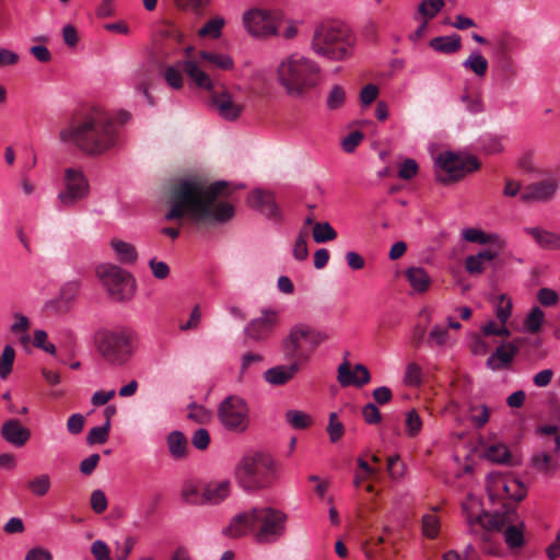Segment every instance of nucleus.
I'll return each instance as SVG.
<instances>
[{
	"instance_id": "obj_9",
	"label": "nucleus",
	"mask_w": 560,
	"mask_h": 560,
	"mask_svg": "<svg viewBox=\"0 0 560 560\" xmlns=\"http://www.w3.org/2000/svg\"><path fill=\"white\" fill-rule=\"evenodd\" d=\"M95 273L108 295L117 302L132 299L136 292V280L132 275L117 265L102 264L96 267Z\"/></svg>"
},
{
	"instance_id": "obj_33",
	"label": "nucleus",
	"mask_w": 560,
	"mask_h": 560,
	"mask_svg": "<svg viewBox=\"0 0 560 560\" xmlns=\"http://www.w3.org/2000/svg\"><path fill=\"white\" fill-rule=\"evenodd\" d=\"M110 245L115 250L118 260L122 264H133L138 258V253L136 247L127 242L121 240H112Z\"/></svg>"
},
{
	"instance_id": "obj_64",
	"label": "nucleus",
	"mask_w": 560,
	"mask_h": 560,
	"mask_svg": "<svg viewBox=\"0 0 560 560\" xmlns=\"http://www.w3.org/2000/svg\"><path fill=\"white\" fill-rule=\"evenodd\" d=\"M418 173V164L415 160L412 159H406L400 167H399V171H398V176L402 179H411L412 177H415Z\"/></svg>"
},
{
	"instance_id": "obj_13",
	"label": "nucleus",
	"mask_w": 560,
	"mask_h": 560,
	"mask_svg": "<svg viewBox=\"0 0 560 560\" xmlns=\"http://www.w3.org/2000/svg\"><path fill=\"white\" fill-rule=\"evenodd\" d=\"M280 14L265 8H253L244 12L243 25L247 33L257 38H268L279 34Z\"/></svg>"
},
{
	"instance_id": "obj_19",
	"label": "nucleus",
	"mask_w": 560,
	"mask_h": 560,
	"mask_svg": "<svg viewBox=\"0 0 560 560\" xmlns=\"http://www.w3.org/2000/svg\"><path fill=\"white\" fill-rule=\"evenodd\" d=\"M371 381V374L363 364H355L353 370L348 361H345L338 368V382L341 386L354 385L361 387Z\"/></svg>"
},
{
	"instance_id": "obj_18",
	"label": "nucleus",
	"mask_w": 560,
	"mask_h": 560,
	"mask_svg": "<svg viewBox=\"0 0 560 560\" xmlns=\"http://www.w3.org/2000/svg\"><path fill=\"white\" fill-rule=\"evenodd\" d=\"M522 346L521 339H514L510 342L500 345L495 351L488 358L487 366L492 371H499L511 365L515 355Z\"/></svg>"
},
{
	"instance_id": "obj_22",
	"label": "nucleus",
	"mask_w": 560,
	"mask_h": 560,
	"mask_svg": "<svg viewBox=\"0 0 560 560\" xmlns=\"http://www.w3.org/2000/svg\"><path fill=\"white\" fill-rule=\"evenodd\" d=\"M231 492L230 480H214L208 482L201 492L200 504L218 505L222 503Z\"/></svg>"
},
{
	"instance_id": "obj_3",
	"label": "nucleus",
	"mask_w": 560,
	"mask_h": 560,
	"mask_svg": "<svg viewBox=\"0 0 560 560\" xmlns=\"http://www.w3.org/2000/svg\"><path fill=\"white\" fill-rule=\"evenodd\" d=\"M287 514L271 506H255L235 515L223 529L229 538H241L253 533L260 545L273 544L285 533Z\"/></svg>"
},
{
	"instance_id": "obj_15",
	"label": "nucleus",
	"mask_w": 560,
	"mask_h": 560,
	"mask_svg": "<svg viewBox=\"0 0 560 560\" xmlns=\"http://www.w3.org/2000/svg\"><path fill=\"white\" fill-rule=\"evenodd\" d=\"M218 417L221 424L232 432H244L249 425V408L238 396L226 397L219 406Z\"/></svg>"
},
{
	"instance_id": "obj_6",
	"label": "nucleus",
	"mask_w": 560,
	"mask_h": 560,
	"mask_svg": "<svg viewBox=\"0 0 560 560\" xmlns=\"http://www.w3.org/2000/svg\"><path fill=\"white\" fill-rule=\"evenodd\" d=\"M235 478L247 491L267 488L275 479L273 460L265 453L247 455L238 463Z\"/></svg>"
},
{
	"instance_id": "obj_36",
	"label": "nucleus",
	"mask_w": 560,
	"mask_h": 560,
	"mask_svg": "<svg viewBox=\"0 0 560 560\" xmlns=\"http://www.w3.org/2000/svg\"><path fill=\"white\" fill-rule=\"evenodd\" d=\"M524 231L530 235L541 248L551 250L556 233L537 226L525 228Z\"/></svg>"
},
{
	"instance_id": "obj_7",
	"label": "nucleus",
	"mask_w": 560,
	"mask_h": 560,
	"mask_svg": "<svg viewBox=\"0 0 560 560\" xmlns=\"http://www.w3.org/2000/svg\"><path fill=\"white\" fill-rule=\"evenodd\" d=\"M329 339V335L305 324L295 325L282 342L287 359L306 363L317 347Z\"/></svg>"
},
{
	"instance_id": "obj_49",
	"label": "nucleus",
	"mask_w": 560,
	"mask_h": 560,
	"mask_svg": "<svg viewBox=\"0 0 560 560\" xmlns=\"http://www.w3.org/2000/svg\"><path fill=\"white\" fill-rule=\"evenodd\" d=\"M469 417L476 428H482L489 420L490 410L487 406H471L469 408Z\"/></svg>"
},
{
	"instance_id": "obj_20",
	"label": "nucleus",
	"mask_w": 560,
	"mask_h": 560,
	"mask_svg": "<svg viewBox=\"0 0 560 560\" xmlns=\"http://www.w3.org/2000/svg\"><path fill=\"white\" fill-rule=\"evenodd\" d=\"M31 435V430L23 427L18 419H9L1 427L2 439L15 447L24 446Z\"/></svg>"
},
{
	"instance_id": "obj_34",
	"label": "nucleus",
	"mask_w": 560,
	"mask_h": 560,
	"mask_svg": "<svg viewBox=\"0 0 560 560\" xmlns=\"http://www.w3.org/2000/svg\"><path fill=\"white\" fill-rule=\"evenodd\" d=\"M467 522L472 528L475 525H479L482 528L500 529L504 525V517L498 514L491 515L489 513H482L477 515L474 520L470 515H467Z\"/></svg>"
},
{
	"instance_id": "obj_61",
	"label": "nucleus",
	"mask_w": 560,
	"mask_h": 560,
	"mask_svg": "<svg viewBox=\"0 0 560 560\" xmlns=\"http://www.w3.org/2000/svg\"><path fill=\"white\" fill-rule=\"evenodd\" d=\"M462 102L465 104L466 109L471 114H478L483 110L482 100L479 95L464 93Z\"/></svg>"
},
{
	"instance_id": "obj_39",
	"label": "nucleus",
	"mask_w": 560,
	"mask_h": 560,
	"mask_svg": "<svg viewBox=\"0 0 560 560\" xmlns=\"http://www.w3.org/2000/svg\"><path fill=\"white\" fill-rule=\"evenodd\" d=\"M51 482L47 474H42L27 482V488L36 497H44L48 493Z\"/></svg>"
},
{
	"instance_id": "obj_58",
	"label": "nucleus",
	"mask_w": 560,
	"mask_h": 560,
	"mask_svg": "<svg viewBox=\"0 0 560 560\" xmlns=\"http://www.w3.org/2000/svg\"><path fill=\"white\" fill-rule=\"evenodd\" d=\"M422 381V369L419 364L411 362L407 365L405 383L410 386H418Z\"/></svg>"
},
{
	"instance_id": "obj_63",
	"label": "nucleus",
	"mask_w": 560,
	"mask_h": 560,
	"mask_svg": "<svg viewBox=\"0 0 560 560\" xmlns=\"http://www.w3.org/2000/svg\"><path fill=\"white\" fill-rule=\"evenodd\" d=\"M149 267L154 276L159 280H164L170 276V267L166 262L152 258L149 261Z\"/></svg>"
},
{
	"instance_id": "obj_37",
	"label": "nucleus",
	"mask_w": 560,
	"mask_h": 560,
	"mask_svg": "<svg viewBox=\"0 0 560 560\" xmlns=\"http://www.w3.org/2000/svg\"><path fill=\"white\" fill-rule=\"evenodd\" d=\"M312 235L316 243L323 244L334 241L337 237V232L328 222H316Z\"/></svg>"
},
{
	"instance_id": "obj_14",
	"label": "nucleus",
	"mask_w": 560,
	"mask_h": 560,
	"mask_svg": "<svg viewBox=\"0 0 560 560\" xmlns=\"http://www.w3.org/2000/svg\"><path fill=\"white\" fill-rule=\"evenodd\" d=\"M90 185L84 173L80 168L68 167L65 170L62 189L58 192L57 200L66 209L73 208L89 196Z\"/></svg>"
},
{
	"instance_id": "obj_46",
	"label": "nucleus",
	"mask_w": 560,
	"mask_h": 560,
	"mask_svg": "<svg viewBox=\"0 0 560 560\" xmlns=\"http://www.w3.org/2000/svg\"><path fill=\"white\" fill-rule=\"evenodd\" d=\"M110 431V424L108 422H105L101 427H94L92 428L86 436V442L90 445L93 444H103L107 441L108 435Z\"/></svg>"
},
{
	"instance_id": "obj_12",
	"label": "nucleus",
	"mask_w": 560,
	"mask_h": 560,
	"mask_svg": "<svg viewBox=\"0 0 560 560\" xmlns=\"http://www.w3.org/2000/svg\"><path fill=\"white\" fill-rule=\"evenodd\" d=\"M211 106L222 119L234 121L241 117L245 109V100L240 86L222 88L215 90L212 85Z\"/></svg>"
},
{
	"instance_id": "obj_41",
	"label": "nucleus",
	"mask_w": 560,
	"mask_h": 560,
	"mask_svg": "<svg viewBox=\"0 0 560 560\" xmlns=\"http://www.w3.org/2000/svg\"><path fill=\"white\" fill-rule=\"evenodd\" d=\"M15 360V350L12 346L4 347L0 355V378L5 380L11 374Z\"/></svg>"
},
{
	"instance_id": "obj_24",
	"label": "nucleus",
	"mask_w": 560,
	"mask_h": 560,
	"mask_svg": "<svg viewBox=\"0 0 560 560\" xmlns=\"http://www.w3.org/2000/svg\"><path fill=\"white\" fill-rule=\"evenodd\" d=\"M302 363L291 360L289 365H277L264 373L265 381L272 386H282L290 382L300 371Z\"/></svg>"
},
{
	"instance_id": "obj_62",
	"label": "nucleus",
	"mask_w": 560,
	"mask_h": 560,
	"mask_svg": "<svg viewBox=\"0 0 560 560\" xmlns=\"http://www.w3.org/2000/svg\"><path fill=\"white\" fill-rule=\"evenodd\" d=\"M91 553L95 560H113L110 558V549L103 540H95L91 545Z\"/></svg>"
},
{
	"instance_id": "obj_42",
	"label": "nucleus",
	"mask_w": 560,
	"mask_h": 560,
	"mask_svg": "<svg viewBox=\"0 0 560 560\" xmlns=\"http://www.w3.org/2000/svg\"><path fill=\"white\" fill-rule=\"evenodd\" d=\"M225 24V20L221 16H215L209 20L199 31L200 37H212L219 38L222 34V28Z\"/></svg>"
},
{
	"instance_id": "obj_59",
	"label": "nucleus",
	"mask_w": 560,
	"mask_h": 560,
	"mask_svg": "<svg viewBox=\"0 0 560 560\" xmlns=\"http://www.w3.org/2000/svg\"><path fill=\"white\" fill-rule=\"evenodd\" d=\"M537 300L538 302L546 307L555 306L559 302V295L558 293L549 288H541L537 292Z\"/></svg>"
},
{
	"instance_id": "obj_51",
	"label": "nucleus",
	"mask_w": 560,
	"mask_h": 560,
	"mask_svg": "<svg viewBox=\"0 0 560 560\" xmlns=\"http://www.w3.org/2000/svg\"><path fill=\"white\" fill-rule=\"evenodd\" d=\"M512 313V302L511 300L504 295L501 294L499 296L498 303L495 305V315L497 318L500 320L502 325H504L508 319L510 318Z\"/></svg>"
},
{
	"instance_id": "obj_21",
	"label": "nucleus",
	"mask_w": 560,
	"mask_h": 560,
	"mask_svg": "<svg viewBox=\"0 0 560 560\" xmlns=\"http://www.w3.org/2000/svg\"><path fill=\"white\" fill-rule=\"evenodd\" d=\"M248 205L259 210L267 218L278 219L280 217L279 208L276 203L273 194L261 189L254 190L248 197Z\"/></svg>"
},
{
	"instance_id": "obj_54",
	"label": "nucleus",
	"mask_w": 560,
	"mask_h": 560,
	"mask_svg": "<svg viewBox=\"0 0 560 560\" xmlns=\"http://www.w3.org/2000/svg\"><path fill=\"white\" fill-rule=\"evenodd\" d=\"M504 538L510 548H518L524 544V536L522 530L514 525L506 527L504 532Z\"/></svg>"
},
{
	"instance_id": "obj_53",
	"label": "nucleus",
	"mask_w": 560,
	"mask_h": 560,
	"mask_svg": "<svg viewBox=\"0 0 560 560\" xmlns=\"http://www.w3.org/2000/svg\"><path fill=\"white\" fill-rule=\"evenodd\" d=\"M79 290L80 283L78 281H69L61 287L59 300L69 305L77 298Z\"/></svg>"
},
{
	"instance_id": "obj_52",
	"label": "nucleus",
	"mask_w": 560,
	"mask_h": 560,
	"mask_svg": "<svg viewBox=\"0 0 560 560\" xmlns=\"http://www.w3.org/2000/svg\"><path fill=\"white\" fill-rule=\"evenodd\" d=\"M307 237L308 232L306 230H302L294 243L293 256L296 260H305L308 256Z\"/></svg>"
},
{
	"instance_id": "obj_23",
	"label": "nucleus",
	"mask_w": 560,
	"mask_h": 560,
	"mask_svg": "<svg viewBox=\"0 0 560 560\" xmlns=\"http://www.w3.org/2000/svg\"><path fill=\"white\" fill-rule=\"evenodd\" d=\"M277 323L275 312H266L262 316L253 319L246 327L245 334L248 338L260 341L265 339L273 329Z\"/></svg>"
},
{
	"instance_id": "obj_57",
	"label": "nucleus",
	"mask_w": 560,
	"mask_h": 560,
	"mask_svg": "<svg viewBox=\"0 0 560 560\" xmlns=\"http://www.w3.org/2000/svg\"><path fill=\"white\" fill-rule=\"evenodd\" d=\"M90 504H91L92 510L96 514H102L106 511L108 501H107L105 493L102 490L97 489V490L92 491Z\"/></svg>"
},
{
	"instance_id": "obj_55",
	"label": "nucleus",
	"mask_w": 560,
	"mask_h": 560,
	"mask_svg": "<svg viewBox=\"0 0 560 560\" xmlns=\"http://www.w3.org/2000/svg\"><path fill=\"white\" fill-rule=\"evenodd\" d=\"M422 529L423 534L428 538H435L440 530V522L435 515L427 514L422 518Z\"/></svg>"
},
{
	"instance_id": "obj_31",
	"label": "nucleus",
	"mask_w": 560,
	"mask_h": 560,
	"mask_svg": "<svg viewBox=\"0 0 560 560\" xmlns=\"http://www.w3.org/2000/svg\"><path fill=\"white\" fill-rule=\"evenodd\" d=\"M494 47L499 59H509L518 49L520 40L515 36L505 33L497 37Z\"/></svg>"
},
{
	"instance_id": "obj_40",
	"label": "nucleus",
	"mask_w": 560,
	"mask_h": 560,
	"mask_svg": "<svg viewBox=\"0 0 560 560\" xmlns=\"http://www.w3.org/2000/svg\"><path fill=\"white\" fill-rule=\"evenodd\" d=\"M544 319L545 313L540 307L534 306L524 320L525 329L532 334L540 331Z\"/></svg>"
},
{
	"instance_id": "obj_16",
	"label": "nucleus",
	"mask_w": 560,
	"mask_h": 560,
	"mask_svg": "<svg viewBox=\"0 0 560 560\" xmlns=\"http://www.w3.org/2000/svg\"><path fill=\"white\" fill-rule=\"evenodd\" d=\"M489 497L494 499L509 498L516 502L526 495L525 486L516 478L500 472H491L487 478Z\"/></svg>"
},
{
	"instance_id": "obj_30",
	"label": "nucleus",
	"mask_w": 560,
	"mask_h": 560,
	"mask_svg": "<svg viewBox=\"0 0 560 560\" xmlns=\"http://www.w3.org/2000/svg\"><path fill=\"white\" fill-rule=\"evenodd\" d=\"M406 278L410 285L418 293H424L429 290L431 278L428 272L421 267H410L406 270Z\"/></svg>"
},
{
	"instance_id": "obj_4",
	"label": "nucleus",
	"mask_w": 560,
	"mask_h": 560,
	"mask_svg": "<svg viewBox=\"0 0 560 560\" xmlns=\"http://www.w3.org/2000/svg\"><path fill=\"white\" fill-rule=\"evenodd\" d=\"M276 74L289 96L301 98L319 84L322 70L314 60L294 52L280 60Z\"/></svg>"
},
{
	"instance_id": "obj_2",
	"label": "nucleus",
	"mask_w": 560,
	"mask_h": 560,
	"mask_svg": "<svg viewBox=\"0 0 560 560\" xmlns=\"http://www.w3.org/2000/svg\"><path fill=\"white\" fill-rule=\"evenodd\" d=\"M59 140L88 155H102L120 143L118 125L102 107H89L73 115L59 131Z\"/></svg>"
},
{
	"instance_id": "obj_25",
	"label": "nucleus",
	"mask_w": 560,
	"mask_h": 560,
	"mask_svg": "<svg viewBox=\"0 0 560 560\" xmlns=\"http://www.w3.org/2000/svg\"><path fill=\"white\" fill-rule=\"evenodd\" d=\"M502 250L482 249L476 255L465 258V269L471 276L483 273L488 266L498 258Z\"/></svg>"
},
{
	"instance_id": "obj_8",
	"label": "nucleus",
	"mask_w": 560,
	"mask_h": 560,
	"mask_svg": "<svg viewBox=\"0 0 560 560\" xmlns=\"http://www.w3.org/2000/svg\"><path fill=\"white\" fill-rule=\"evenodd\" d=\"M101 357L112 365H122L132 355V332L126 328L102 329L95 335Z\"/></svg>"
},
{
	"instance_id": "obj_44",
	"label": "nucleus",
	"mask_w": 560,
	"mask_h": 560,
	"mask_svg": "<svg viewBox=\"0 0 560 560\" xmlns=\"http://www.w3.org/2000/svg\"><path fill=\"white\" fill-rule=\"evenodd\" d=\"M265 358L262 354L257 352H246L243 354L241 360L240 375L241 377L246 376L250 373V371L260 365L264 362Z\"/></svg>"
},
{
	"instance_id": "obj_26",
	"label": "nucleus",
	"mask_w": 560,
	"mask_h": 560,
	"mask_svg": "<svg viewBox=\"0 0 560 560\" xmlns=\"http://www.w3.org/2000/svg\"><path fill=\"white\" fill-rule=\"evenodd\" d=\"M191 56L196 57L200 65V69L218 68L221 70H230L233 68V60L230 56L212 51L200 50L198 52L192 48Z\"/></svg>"
},
{
	"instance_id": "obj_48",
	"label": "nucleus",
	"mask_w": 560,
	"mask_h": 560,
	"mask_svg": "<svg viewBox=\"0 0 560 560\" xmlns=\"http://www.w3.org/2000/svg\"><path fill=\"white\" fill-rule=\"evenodd\" d=\"M444 0H423L419 4V13L427 20L434 18L444 7Z\"/></svg>"
},
{
	"instance_id": "obj_45",
	"label": "nucleus",
	"mask_w": 560,
	"mask_h": 560,
	"mask_svg": "<svg viewBox=\"0 0 560 560\" xmlns=\"http://www.w3.org/2000/svg\"><path fill=\"white\" fill-rule=\"evenodd\" d=\"M346 91L341 85H334L328 93L326 105L330 110L341 108L346 103Z\"/></svg>"
},
{
	"instance_id": "obj_47",
	"label": "nucleus",
	"mask_w": 560,
	"mask_h": 560,
	"mask_svg": "<svg viewBox=\"0 0 560 560\" xmlns=\"http://www.w3.org/2000/svg\"><path fill=\"white\" fill-rule=\"evenodd\" d=\"M331 443L338 442L345 434V425L338 420L336 412L329 415V422L326 428Z\"/></svg>"
},
{
	"instance_id": "obj_27",
	"label": "nucleus",
	"mask_w": 560,
	"mask_h": 560,
	"mask_svg": "<svg viewBox=\"0 0 560 560\" xmlns=\"http://www.w3.org/2000/svg\"><path fill=\"white\" fill-rule=\"evenodd\" d=\"M463 237L465 241L470 243L489 245L487 249L503 250L506 244L505 241L498 234L486 233L481 230L472 228L464 230Z\"/></svg>"
},
{
	"instance_id": "obj_38",
	"label": "nucleus",
	"mask_w": 560,
	"mask_h": 560,
	"mask_svg": "<svg viewBox=\"0 0 560 560\" xmlns=\"http://www.w3.org/2000/svg\"><path fill=\"white\" fill-rule=\"evenodd\" d=\"M285 420L296 430H304L313 423L312 417L308 413L295 409L285 412Z\"/></svg>"
},
{
	"instance_id": "obj_43",
	"label": "nucleus",
	"mask_w": 560,
	"mask_h": 560,
	"mask_svg": "<svg viewBox=\"0 0 560 560\" xmlns=\"http://www.w3.org/2000/svg\"><path fill=\"white\" fill-rule=\"evenodd\" d=\"M532 467L547 474L556 467V460L547 452L535 453L532 457Z\"/></svg>"
},
{
	"instance_id": "obj_56",
	"label": "nucleus",
	"mask_w": 560,
	"mask_h": 560,
	"mask_svg": "<svg viewBox=\"0 0 560 560\" xmlns=\"http://www.w3.org/2000/svg\"><path fill=\"white\" fill-rule=\"evenodd\" d=\"M209 3L210 0H175L177 8L192 11L196 14H201Z\"/></svg>"
},
{
	"instance_id": "obj_28",
	"label": "nucleus",
	"mask_w": 560,
	"mask_h": 560,
	"mask_svg": "<svg viewBox=\"0 0 560 560\" xmlns=\"http://www.w3.org/2000/svg\"><path fill=\"white\" fill-rule=\"evenodd\" d=\"M166 444L172 458L179 460L187 456L188 441L183 432L172 431L168 433Z\"/></svg>"
},
{
	"instance_id": "obj_10",
	"label": "nucleus",
	"mask_w": 560,
	"mask_h": 560,
	"mask_svg": "<svg viewBox=\"0 0 560 560\" xmlns=\"http://www.w3.org/2000/svg\"><path fill=\"white\" fill-rule=\"evenodd\" d=\"M192 47L186 49V56L183 60H178L173 66H167L164 69L163 77L166 83L175 89L179 90L183 88V74L186 75L194 82V84L200 89L211 90L212 80L207 71L200 69V65L196 57L191 56Z\"/></svg>"
},
{
	"instance_id": "obj_11",
	"label": "nucleus",
	"mask_w": 560,
	"mask_h": 560,
	"mask_svg": "<svg viewBox=\"0 0 560 560\" xmlns=\"http://www.w3.org/2000/svg\"><path fill=\"white\" fill-rule=\"evenodd\" d=\"M435 163L438 166L436 179L445 185L458 182L480 167V162L476 156H466L451 151L440 153Z\"/></svg>"
},
{
	"instance_id": "obj_17",
	"label": "nucleus",
	"mask_w": 560,
	"mask_h": 560,
	"mask_svg": "<svg viewBox=\"0 0 560 560\" xmlns=\"http://www.w3.org/2000/svg\"><path fill=\"white\" fill-rule=\"evenodd\" d=\"M558 188V179L550 176L542 180L527 185L521 194V200L524 202H547L556 196Z\"/></svg>"
},
{
	"instance_id": "obj_29",
	"label": "nucleus",
	"mask_w": 560,
	"mask_h": 560,
	"mask_svg": "<svg viewBox=\"0 0 560 560\" xmlns=\"http://www.w3.org/2000/svg\"><path fill=\"white\" fill-rule=\"evenodd\" d=\"M429 46L441 54L451 55L462 48V38L457 34L450 36H438L429 42Z\"/></svg>"
},
{
	"instance_id": "obj_60",
	"label": "nucleus",
	"mask_w": 560,
	"mask_h": 560,
	"mask_svg": "<svg viewBox=\"0 0 560 560\" xmlns=\"http://www.w3.org/2000/svg\"><path fill=\"white\" fill-rule=\"evenodd\" d=\"M447 339H448L447 329L440 325H435L429 334L428 343L430 346H432V345L444 346L447 342Z\"/></svg>"
},
{
	"instance_id": "obj_32",
	"label": "nucleus",
	"mask_w": 560,
	"mask_h": 560,
	"mask_svg": "<svg viewBox=\"0 0 560 560\" xmlns=\"http://www.w3.org/2000/svg\"><path fill=\"white\" fill-rule=\"evenodd\" d=\"M463 68L472 72L477 78H485L489 62L486 57L479 52H471L462 63Z\"/></svg>"
},
{
	"instance_id": "obj_5",
	"label": "nucleus",
	"mask_w": 560,
	"mask_h": 560,
	"mask_svg": "<svg viewBox=\"0 0 560 560\" xmlns=\"http://www.w3.org/2000/svg\"><path fill=\"white\" fill-rule=\"evenodd\" d=\"M354 36L348 26L337 21H325L314 28L311 48L330 60L340 61L352 54Z\"/></svg>"
},
{
	"instance_id": "obj_50",
	"label": "nucleus",
	"mask_w": 560,
	"mask_h": 560,
	"mask_svg": "<svg viewBox=\"0 0 560 560\" xmlns=\"http://www.w3.org/2000/svg\"><path fill=\"white\" fill-rule=\"evenodd\" d=\"M405 424L407 434L410 438H415L420 433L422 429V420L417 410L412 409L407 412Z\"/></svg>"
},
{
	"instance_id": "obj_35",
	"label": "nucleus",
	"mask_w": 560,
	"mask_h": 560,
	"mask_svg": "<svg viewBox=\"0 0 560 560\" xmlns=\"http://www.w3.org/2000/svg\"><path fill=\"white\" fill-rule=\"evenodd\" d=\"M486 457L493 463L510 464L512 455L506 445L502 443H493L488 446Z\"/></svg>"
},
{
	"instance_id": "obj_1",
	"label": "nucleus",
	"mask_w": 560,
	"mask_h": 560,
	"mask_svg": "<svg viewBox=\"0 0 560 560\" xmlns=\"http://www.w3.org/2000/svg\"><path fill=\"white\" fill-rule=\"evenodd\" d=\"M231 195L225 180L207 184L199 177L180 178L167 192L170 206L165 219L182 220L188 217L196 223H225L235 213L234 206L224 200Z\"/></svg>"
}]
</instances>
